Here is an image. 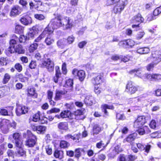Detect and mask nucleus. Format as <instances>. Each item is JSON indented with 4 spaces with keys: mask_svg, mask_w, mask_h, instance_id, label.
<instances>
[{
    "mask_svg": "<svg viewBox=\"0 0 161 161\" xmlns=\"http://www.w3.org/2000/svg\"><path fill=\"white\" fill-rule=\"evenodd\" d=\"M62 16L60 14H58L55 19H52L48 25V27L46 28H48L49 30H53L55 29H57L60 27L65 25L66 29L71 28L73 24L72 21L69 17H66L62 19Z\"/></svg>",
    "mask_w": 161,
    "mask_h": 161,
    "instance_id": "nucleus-1",
    "label": "nucleus"
},
{
    "mask_svg": "<svg viewBox=\"0 0 161 161\" xmlns=\"http://www.w3.org/2000/svg\"><path fill=\"white\" fill-rule=\"evenodd\" d=\"M10 46L6 50L8 53H14L18 54H23L25 53V50L20 44H17L16 41L14 39L11 40L9 42Z\"/></svg>",
    "mask_w": 161,
    "mask_h": 161,
    "instance_id": "nucleus-2",
    "label": "nucleus"
},
{
    "mask_svg": "<svg viewBox=\"0 0 161 161\" xmlns=\"http://www.w3.org/2000/svg\"><path fill=\"white\" fill-rule=\"evenodd\" d=\"M24 137H27V139L25 141V145L28 147H33L36 142V137L29 130H27L26 133L23 134Z\"/></svg>",
    "mask_w": 161,
    "mask_h": 161,
    "instance_id": "nucleus-3",
    "label": "nucleus"
},
{
    "mask_svg": "<svg viewBox=\"0 0 161 161\" xmlns=\"http://www.w3.org/2000/svg\"><path fill=\"white\" fill-rule=\"evenodd\" d=\"M39 66L41 68H46L50 72L53 71L54 69L53 62L50 58H47L43 61L42 62L39 64Z\"/></svg>",
    "mask_w": 161,
    "mask_h": 161,
    "instance_id": "nucleus-4",
    "label": "nucleus"
},
{
    "mask_svg": "<svg viewBox=\"0 0 161 161\" xmlns=\"http://www.w3.org/2000/svg\"><path fill=\"white\" fill-rule=\"evenodd\" d=\"M22 10V8L18 5L12 7L9 13V15L11 17H15L21 14Z\"/></svg>",
    "mask_w": 161,
    "mask_h": 161,
    "instance_id": "nucleus-5",
    "label": "nucleus"
},
{
    "mask_svg": "<svg viewBox=\"0 0 161 161\" xmlns=\"http://www.w3.org/2000/svg\"><path fill=\"white\" fill-rule=\"evenodd\" d=\"M28 111V108L25 106L17 105L16 113L17 115L20 116L22 114H25Z\"/></svg>",
    "mask_w": 161,
    "mask_h": 161,
    "instance_id": "nucleus-6",
    "label": "nucleus"
},
{
    "mask_svg": "<svg viewBox=\"0 0 161 161\" xmlns=\"http://www.w3.org/2000/svg\"><path fill=\"white\" fill-rule=\"evenodd\" d=\"M161 13V6L157 8H156L153 12V15L150 14L147 15V21L149 22L155 19V16L158 15Z\"/></svg>",
    "mask_w": 161,
    "mask_h": 161,
    "instance_id": "nucleus-7",
    "label": "nucleus"
},
{
    "mask_svg": "<svg viewBox=\"0 0 161 161\" xmlns=\"http://www.w3.org/2000/svg\"><path fill=\"white\" fill-rule=\"evenodd\" d=\"M152 60L155 64H157L161 61V52L155 51L152 53Z\"/></svg>",
    "mask_w": 161,
    "mask_h": 161,
    "instance_id": "nucleus-8",
    "label": "nucleus"
},
{
    "mask_svg": "<svg viewBox=\"0 0 161 161\" xmlns=\"http://www.w3.org/2000/svg\"><path fill=\"white\" fill-rule=\"evenodd\" d=\"M137 90V88L133 84L131 81H129L126 86V91L130 94L134 93Z\"/></svg>",
    "mask_w": 161,
    "mask_h": 161,
    "instance_id": "nucleus-9",
    "label": "nucleus"
},
{
    "mask_svg": "<svg viewBox=\"0 0 161 161\" xmlns=\"http://www.w3.org/2000/svg\"><path fill=\"white\" fill-rule=\"evenodd\" d=\"M39 31V30L38 26H34L31 28L30 29V31L27 35L29 39L32 38L36 36V34L38 33Z\"/></svg>",
    "mask_w": 161,
    "mask_h": 161,
    "instance_id": "nucleus-10",
    "label": "nucleus"
},
{
    "mask_svg": "<svg viewBox=\"0 0 161 161\" xmlns=\"http://www.w3.org/2000/svg\"><path fill=\"white\" fill-rule=\"evenodd\" d=\"M137 134L134 133L129 135L127 137L124 139L123 141L124 143L126 142L130 143V145H132L135 143L134 142L135 139L136 138Z\"/></svg>",
    "mask_w": 161,
    "mask_h": 161,
    "instance_id": "nucleus-11",
    "label": "nucleus"
},
{
    "mask_svg": "<svg viewBox=\"0 0 161 161\" xmlns=\"http://www.w3.org/2000/svg\"><path fill=\"white\" fill-rule=\"evenodd\" d=\"M20 21L23 24L25 25H28L32 23V19L31 18L29 15H26L21 17Z\"/></svg>",
    "mask_w": 161,
    "mask_h": 161,
    "instance_id": "nucleus-12",
    "label": "nucleus"
},
{
    "mask_svg": "<svg viewBox=\"0 0 161 161\" xmlns=\"http://www.w3.org/2000/svg\"><path fill=\"white\" fill-rule=\"evenodd\" d=\"M52 33V30H49L48 28H45L44 31L35 40V41L36 42H39L42 38L44 37L45 35L47 34L50 35Z\"/></svg>",
    "mask_w": 161,
    "mask_h": 161,
    "instance_id": "nucleus-13",
    "label": "nucleus"
},
{
    "mask_svg": "<svg viewBox=\"0 0 161 161\" xmlns=\"http://www.w3.org/2000/svg\"><path fill=\"white\" fill-rule=\"evenodd\" d=\"M103 74H99L97 76L93 78L92 83L95 85H99L102 83L104 80Z\"/></svg>",
    "mask_w": 161,
    "mask_h": 161,
    "instance_id": "nucleus-14",
    "label": "nucleus"
},
{
    "mask_svg": "<svg viewBox=\"0 0 161 161\" xmlns=\"http://www.w3.org/2000/svg\"><path fill=\"white\" fill-rule=\"evenodd\" d=\"M61 116L62 119L68 118L69 119L72 120L73 118L75 117V116L73 113L68 110H64L61 113Z\"/></svg>",
    "mask_w": 161,
    "mask_h": 161,
    "instance_id": "nucleus-15",
    "label": "nucleus"
},
{
    "mask_svg": "<svg viewBox=\"0 0 161 161\" xmlns=\"http://www.w3.org/2000/svg\"><path fill=\"white\" fill-rule=\"evenodd\" d=\"M125 2L126 1H121V3L120 4H118L114 8V11L116 13H120L124 8L125 5Z\"/></svg>",
    "mask_w": 161,
    "mask_h": 161,
    "instance_id": "nucleus-16",
    "label": "nucleus"
},
{
    "mask_svg": "<svg viewBox=\"0 0 161 161\" xmlns=\"http://www.w3.org/2000/svg\"><path fill=\"white\" fill-rule=\"evenodd\" d=\"M137 131L140 135H143L146 134H148L151 132L148 126H146L138 128L137 130Z\"/></svg>",
    "mask_w": 161,
    "mask_h": 161,
    "instance_id": "nucleus-17",
    "label": "nucleus"
},
{
    "mask_svg": "<svg viewBox=\"0 0 161 161\" xmlns=\"http://www.w3.org/2000/svg\"><path fill=\"white\" fill-rule=\"evenodd\" d=\"M67 91L65 90H56L54 100L58 101L60 100L62 97V96L66 93Z\"/></svg>",
    "mask_w": 161,
    "mask_h": 161,
    "instance_id": "nucleus-18",
    "label": "nucleus"
},
{
    "mask_svg": "<svg viewBox=\"0 0 161 161\" xmlns=\"http://www.w3.org/2000/svg\"><path fill=\"white\" fill-rule=\"evenodd\" d=\"M40 4L38 3V6L37 7V9L42 11H44L47 10L49 7V4L47 3H43L41 2Z\"/></svg>",
    "mask_w": 161,
    "mask_h": 161,
    "instance_id": "nucleus-19",
    "label": "nucleus"
},
{
    "mask_svg": "<svg viewBox=\"0 0 161 161\" xmlns=\"http://www.w3.org/2000/svg\"><path fill=\"white\" fill-rule=\"evenodd\" d=\"M11 110L8 111L7 110L5 109H0L1 115L3 116H13V114L12 110L13 108L11 107Z\"/></svg>",
    "mask_w": 161,
    "mask_h": 161,
    "instance_id": "nucleus-20",
    "label": "nucleus"
},
{
    "mask_svg": "<svg viewBox=\"0 0 161 161\" xmlns=\"http://www.w3.org/2000/svg\"><path fill=\"white\" fill-rule=\"evenodd\" d=\"M132 20L134 23L137 22L140 23L143 22L144 19L140 14H138L133 17Z\"/></svg>",
    "mask_w": 161,
    "mask_h": 161,
    "instance_id": "nucleus-21",
    "label": "nucleus"
},
{
    "mask_svg": "<svg viewBox=\"0 0 161 161\" xmlns=\"http://www.w3.org/2000/svg\"><path fill=\"white\" fill-rule=\"evenodd\" d=\"M146 76L147 79L152 80L161 79V75L159 74H149Z\"/></svg>",
    "mask_w": 161,
    "mask_h": 161,
    "instance_id": "nucleus-22",
    "label": "nucleus"
},
{
    "mask_svg": "<svg viewBox=\"0 0 161 161\" xmlns=\"http://www.w3.org/2000/svg\"><path fill=\"white\" fill-rule=\"evenodd\" d=\"M33 129L35 130L38 133H44L46 129V127L43 125L34 126Z\"/></svg>",
    "mask_w": 161,
    "mask_h": 161,
    "instance_id": "nucleus-23",
    "label": "nucleus"
},
{
    "mask_svg": "<svg viewBox=\"0 0 161 161\" xmlns=\"http://www.w3.org/2000/svg\"><path fill=\"white\" fill-rule=\"evenodd\" d=\"M58 127L60 130H66L68 129V125L66 122H60L58 125Z\"/></svg>",
    "mask_w": 161,
    "mask_h": 161,
    "instance_id": "nucleus-24",
    "label": "nucleus"
},
{
    "mask_svg": "<svg viewBox=\"0 0 161 161\" xmlns=\"http://www.w3.org/2000/svg\"><path fill=\"white\" fill-rule=\"evenodd\" d=\"M56 69V74L55 76L53 78L54 81L57 83L58 82V79L60 78L61 76V73L60 71L59 67H56L55 68Z\"/></svg>",
    "mask_w": 161,
    "mask_h": 161,
    "instance_id": "nucleus-25",
    "label": "nucleus"
},
{
    "mask_svg": "<svg viewBox=\"0 0 161 161\" xmlns=\"http://www.w3.org/2000/svg\"><path fill=\"white\" fill-rule=\"evenodd\" d=\"M102 130V128L100 126L97 124L95 125L92 128V135H97Z\"/></svg>",
    "mask_w": 161,
    "mask_h": 161,
    "instance_id": "nucleus-26",
    "label": "nucleus"
},
{
    "mask_svg": "<svg viewBox=\"0 0 161 161\" xmlns=\"http://www.w3.org/2000/svg\"><path fill=\"white\" fill-rule=\"evenodd\" d=\"M149 51V48L147 47L138 48L136 50L137 53L141 54L147 53Z\"/></svg>",
    "mask_w": 161,
    "mask_h": 161,
    "instance_id": "nucleus-27",
    "label": "nucleus"
},
{
    "mask_svg": "<svg viewBox=\"0 0 161 161\" xmlns=\"http://www.w3.org/2000/svg\"><path fill=\"white\" fill-rule=\"evenodd\" d=\"M63 151L56 150L54 153V156L56 158L61 159L63 158Z\"/></svg>",
    "mask_w": 161,
    "mask_h": 161,
    "instance_id": "nucleus-28",
    "label": "nucleus"
},
{
    "mask_svg": "<svg viewBox=\"0 0 161 161\" xmlns=\"http://www.w3.org/2000/svg\"><path fill=\"white\" fill-rule=\"evenodd\" d=\"M57 44L59 47L63 48L67 45L66 40L64 39L59 40L57 42Z\"/></svg>",
    "mask_w": 161,
    "mask_h": 161,
    "instance_id": "nucleus-29",
    "label": "nucleus"
},
{
    "mask_svg": "<svg viewBox=\"0 0 161 161\" xmlns=\"http://www.w3.org/2000/svg\"><path fill=\"white\" fill-rule=\"evenodd\" d=\"M73 80L69 79L66 80L64 86L65 87H69V90L72 91L73 88Z\"/></svg>",
    "mask_w": 161,
    "mask_h": 161,
    "instance_id": "nucleus-30",
    "label": "nucleus"
},
{
    "mask_svg": "<svg viewBox=\"0 0 161 161\" xmlns=\"http://www.w3.org/2000/svg\"><path fill=\"white\" fill-rule=\"evenodd\" d=\"M84 102L87 105L90 106L93 103V98L92 96H87L85 97Z\"/></svg>",
    "mask_w": 161,
    "mask_h": 161,
    "instance_id": "nucleus-31",
    "label": "nucleus"
},
{
    "mask_svg": "<svg viewBox=\"0 0 161 161\" xmlns=\"http://www.w3.org/2000/svg\"><path fill=\"white\" fill-rule=\"evenodd\" d=\"M73 115L75 116V117L73 118V121H74V119H79L80 118L79 117L80 115L83 114V112L80 110H78L75 112L74 113H73Z\"/></svg>",
    "mask_w": 161,
    "mask_h": 161,
    "instance_id": "nucleus-32",
    "label": "nucleus"
},
{
    "mask_svg": "<svg viewBox=\"0 0 161 161\" xmlns=\"http://www.w3.org/2000/svg\"><path fill=\"white\" fill-rule=\"evenodd\" d=\"M77 76L78 77L80 81H82L85 77V71L82 70H79Z\"/></svg>",
    "mask_w": 161,
    "mask_h": 161,
    "instance_id": "nucleus-33",
    "label": "nucleus"
},
{
    "mask_svg": "<svg viewBox=\"0 0 161 161\" xmlns=\"http://www.w3.org/2000/svg\"><path fill=\"white\" fill-rule=\"evenodd\" d=\"M27 95L28 96H32L36 98L37 97V95L35 92V90L34 88L28 89Z\"/></svg>",
    "mask_w": 161,
    "mask_h": 161,
    "instance_id": "nucleus-34",
    "label": "nucleus"
},
{
    "mask_svg": "<svg viewBox=\"0 0 161 161\" xmlns=\"http://www.w3.org/2000/svg\"><path fill=\"white\" fill-rule=\"evenodd\" d=\"M69 146L70 144L68 142L64 140H62L60 143V147L62 148H67Z\"/></svg>",
    "mask_w": 161,
    "mask_h": 161,
    "instance_id": "nucleus-35",
    "label": "nucleus"
},
{
    "mask_svg": "<svg viewBox=\"0 0 161 161\" xmlns=\"http://www.w3.org/2000/svg\"><path fill=\"white\" fill-rule=\"evenodd\" d=\"M24 27L20 25H17L15 27V32L16 33L21 34L23 32Z\"/></svg>",
    "mask_w": 161,
    "mask_h": 161,
    "instance_id": "nucleus-36",
    "label": "nucleus"
},
{
    "mask_svg": "<svg viewBox=\"0 0 161 161\" xmlns=\"http://www.w3.org/2000/svg\"><path fill=\"white\" fill-rule=\"evenodd\" d=\"M45 42L47 45H50L53 43L54 40L51 37L50 35H49L46 38Z\"/></svg>",
    "mask_w": 161,
    "mask_h": 161,
    "instance_id": "nucleus-37",
    "label": "nucleus"
},
{
    "mask_svg": "<svg viewBox=\"0 0 161 161\" xmlns=\"http://www.w3.org/2000/svg\"><path fill=\"white\" fill-rule=\"evenodd\" d=\"M83 149L80 148L76 149L75 150V157L78 159L81 156V152L83 151Z\"/></svg>",
    "mask_w": 161,
    "mask_h": 161,
    "instance_id": "nucleus-38",
    "label": "nucleus"
},
{
    "mask_svg": "<svg viewBox=\"0 0 161 161\" xmlns=\"http://www.w3.org/2000/svg\"><path fill=\"white\" fill-rule=\"evenodd\" d=\"M29 39L27 34L25 36L23 35H21L19 36V40L20 43H24Z\"/></svg>",
    "mask_w": 161,
    "mask_h": 161,
    "instance_id": "nucleus-39",
    "label": "nucleus"
},
{
    "mask_svg": "<svg viewBox=\"0 0 161 161\" xmlns=\"http://www.w3.org/2000/svg\"><path fill=\"white\" fill-rule=\"evenodd\" d=\"M16 153L20 156H22L25 153V152L23 150L22 147L17 148Z\"/></svg>",
    "mask_w": 161,
    "mask_h": 161,
    "instance_id": "nucleus-40",
    "label": "nucleus"
},
{
    "mask_svg": "<svg viewBox=\"0 0 161 161\" xmlns=\"http://www.w3.org/2000/svg\"><path fill=\"white\" fill-rule=\"evenodd\" d=\"M40 112H38L37 113L33 115L31 119L33 121L36 122L39 121L40 119Z\"/></svg>",
    "mask_w": 161,
    "mask_h": 161,
    "instance_id": "nucleus-41",
    "label": "nucleus"
},
{
    "mask_svg": "<svg viewBox=\"0 0 161 161\" xmlns=\"http://www.w3.org/2000/svg\"><path fill=\"white\" fill-rule=\"evenodd\" d=\"M11 76L10 75L8 74H5L3 76L2 82L3 84H5L8 83L10 79Z\"/></svg>",
    "mask_w": 161,
    "mask_h": 161,
    "instance_id": "nucleus-42",
    "label": "nucleus"
},
{
    "mask_svg": "<svg viewBox=\"0 0 161 161\" xmlns=\"http://www.w3.org/2000/svg\"><path fill=\"white\" fill-rule=\"evenodd\" d=\"M60 109L59 108H53L50 110L47 111V113L48 114H50L53 113H57L60 111Z\"/></svg>",
    "mask_w": 161,
    "mask_h": 161,
    "instance_id": "nucleus-43",
    "label": "nucleus"
},
{
    "mask_svg": "<svg viewBox=\"0 0 161 161\" xmlns=\"http://www.w3.org/2000/svg\"><path fill=\"white\" fill-rule=\"evenodd\" d=\"M8 60L7 57H2L0 58V65H6L7 64Z\"/></svg>",
    "mask_w": 161,
    "mask_h": 161,
    "instance_id": "nucleus-44",
    "label": "nucleus"
},
{
    "mask_svg": "<svg viewBox=\"0 0 161 161\" xmlns=\"http://www.w3.org/2000/svg\"><path fill=\"white\" fill-rule=\"evenodd\" d=\"M144 124L143 123L140 122L136 120L134 122V127L135 128L138 129L141 128Z\"/></svg>",
    "mask_w": 161,
    "mask_h": 161,
    "instance_id": "nucleus-45",
    "label": "nucleus"
},
{
    "mask_svg": "<svg viewBox=\"0 0 161 161\" xmlns=\"http://www.w3.org/2000/svg\"><path fill=\"white\" fill-rule=\"evenodd\" d=\"M38 46V44L37 43H34L31 44L29 47V50L31 52H33L36 50Z\"/></svg>",
    "mask_w": 161,
    "mask_h": 161,
    "instance_id": "nucleus-46",
    "label": "nucleus"
},
{
    "mask_svg": "<svg viewBox=\"0 0 161 161\" xmlns=\"http://www.w3.org/2000/svg\"><path fill=\"white\" fill-rule=\"evenodd\" d=\"M108 144V143H107L106 145H104V144L103 143V141H101L99 142H98L96 144V146L98 148H100L102 147L105 148L107 146Z\"/></svg>",
    "mask_w": 161,
    "mask_h": 161,
    "instance_id": "nucleus-47",
    "label": "nucleus"
},
{
    "mask_svg": "<svg viewBox=\"0 0 161 161\" xmlns=\"http://www.w3.org/2000/svg\"><path fill=\"white\" fill-rule=\"evenodd\" d=\"M127 48L132 47L134 45V42L131 40H126Z\"/></svg>",
    "mask_w": 161,
    "mask_h": 161,
    "instance_id": "nucleus-48",
    "label": "nucleus"
},
{
    "mask_svg": "<svg viewBox=\"0 0 161 161\" xmlns=\"http://www.w3.org/2000/svg\"><path fill=\"white\" fill-rule=\"evenodd\" d=\"M15 69L19 72H20L22 70V67L21 64L19 63H16L14 66Z\"/></svg>",
    "mask_w": 161,
    "mask_h": 161,
    "instance_id": "nucleus-49",
    "label": "nucleus"
},
{
    "mask_svg": "<svg viewBox=\"0 0 161 161\" xmlns=\"http://www.w3.org/2000/svg\"><path fill=\"white\" fill-rule=\"evenodd\" d=\"M144 99V97L143 96L141 95L137 97L134 98H132L133 101L136 102H139L140 101L143 100Z\"/></svg>",
    "mask_w": 161,
    "mask_h": 161,
    "instance_id": "nucleus-50",
    "label": "nucleus"
},
{
    "mask_svg": "<svg viewBox=\"0 0 161 161\" xmlns=\"http://www.w3.org/2000/svg\"><path fill=\"white\" fill-rule=\"evenodd\" d=\"M144 34L145 33L143 31L139 32L136 36V38L137 40H139L143 37Z\"/></svg>",
    "mask_w": 161,
    "mask_h": 161,
    "instance_id": "nucleus-51",
    "label": "nucleus"
},
{
    "mask_svg": "<svg viewBox=\"0 0 161 161\" xmlns=\"http://www.w3.org/2000/svg\"><path fill=\"white\" fill-rule=\"evenodd\" d=\"M119 45L121 47L125 48H127L128 46L127 45L126 41H123L120 42L119 43Z\"/></svg>",
    "mask_w": 161,
    "mask_h": 161,
    "instance_id": "nucleus-52",
    "label": "nucleus"
},
{
    "mask_svg": "<svg viewBox=\"0 0 161 161\" xmlns=\"http://www.w3.org/2000/svg\"><path fill=\"white\" fill-rule=\"evenodd\" d=\"M103 108L109 109H114V107L113 105H108L107 104H105L102 105Z\"/></svg>",
    "mask_w": 161,
    "mask_h": 161,
    "instance_id": "nucleus-53",
    "label": "nucleus"
},
{
    "mask_svg": "<svg viewBox=\"0 0 161 161\" xmlns=\"http://www.w3.org/2000/svg\"><path fill=\"white\" fill-rule=\"evenodd\" d=\"M149 126L150 128L153 129H154L156 126V123L154 120H152L150 122Z\"/></svg>",
    "mask_w": 161,
    "mask_h": 161,
    "instance_id": "nucleus-54",
    "label": "nucleus"
},
{
    "mask_svg": "<svg viewBox=\"0 0 161 161\" xmlns=\"http://www.w3.org/2000/svg\"><path fill=\"white\" fill-rule=\"evenodd\" d=\"M74 39L75 38L72 36H69L67 39V44H69L72 43Z\"/></svg>",
    "mask_w": 161,
    "mask_h": 161,
    "instance_id": "nucleus-55",
    "label": "nucleus"
},
{
    "mask_svg": "<svg viewBox=\"0 0 161 161\" xmlns=\"http://www.w3.org/2000/svg\"><path fill=\"white\" fill-rule=\"evenodd\" d=\"M15 143L17 148L22 147V142L20 139L15 140Z\"/></svg>",
    "mask_w": 161,
    "mask_h": 161,
    "instance_id": "nucleus-56",
    "label": "nucleus"
},
{
    "mask_svg": "<svg viewBox=\"0 0 161 161\" xmlns=\"http://www.w3.org/2000/svg\"><path fill=\"white\" fill-rule=\"evenodd\" d=\"M47 118L45 117H40L39 121L41 124H47Z\"/></svg>",
    "mask_w": 161,
    "mask_h": 161,
    "instance_id": "nucleus-57",
    "label": "nucleus"
},
{
    "mask_svg": "<svg viewBox=\"0 0 161 161\" xmlns=\"http://www.w3.org/2000/svg\"><path fill=\"white\" fill-rule=\"evenodd\" d=\"M35 18L39 20H43L45 17L42 14H36L34 16Z\"/></svg>",
    "mask_w": 161,
    "mask_h": 161,
    "instance_id": "nucleus-58",
    "label": "nucleus"
},
{
    "mask_svg": "<svg viewBox=\"0 0 161 161\" xmlns=\"http://www.w3.org/2000/svg\"><path fill=\"white\" fill-rule=\"evenodd\" d=\"M136 120L138 121L143 123L144 124H145V123L146 122L145 117L142 116L138 117Z\"/></svg>",
    "mask_w": 161,
    "mask_h": 161,
    "instance_id": "nucleus-59",
    "label": "nucleus"
},
{
    "mask_svg": "<svg viewBox=\"0 0 161 161\" xmlns=\"http://www.w3.org/2000/svg\"><path fill=\"white\" fill-rule=\"evenodd\" d=\"M75 11V8L73 7H69L67 9V13L68 14L73 13Z\"/></svg>",
    "mask_w": 161,
    "mask_h": 161,
    "instance_id": "nucleus-60",
    "label": "nucleus"
},
{
    "mask_svg": "<svg viewBox=\"0 0 161 161\" xmlns=\"http://www.w3.org/2000/svg\"><path fill=\"white\" fill-rule=\"evenodd\" d=\"M116 118L119 120H124L125 119V117L124 114L119 113L116 114Z\"/></svg>",
    "mask_w": 161,
    "mask_h": 161,
    "instance_id": "nucleus-61",
    "label": "nucleus"
},
{
    "mask_svg": "<svg viewBox=\"0 0 161 161\" xmlns=\"http://www.w3.org/2000/svg\"><path fill=\"white\" fill-rule=\"evenodd\" d=\"M47 153L48 155H51L52 153V148L49 146H47L45 147Z\"/></svg>",
    "mask_w": 161,
    "mask_h": 161,
    "instance_id": "nucleus-62",
    "label": "nucleus"
},
{
    "mask_svg": "<svg viewBox=\"0 0 161 161\" xmlns=\"http://www.w3.org/2000/svg\"><path fill=\"white\" fill-rule=\"evenodd\" d=\"M87 43V42L86 41H83L79 43L78 46L79 48H82L84 47Z\"/></svg>",
    "mask_w": 161,
    "mask_h": 161,
    "instance_id": "nucleus-63",
    "label": "nucleus"
},
{
    "mask_svg": "<svg viewBox=\"0 0 161 161\" xmlns=\"http://www.w3.org/2000/svg\"><path fill=\"white\" fill-rule=\"evenodd\" d=\"M136 145L138 149H139L141 151H143L145 150V146L141 143H136Z\"/></svg>",
    "mask_w": 161,
    "mask_h": 161,
    "instance_id": "nucleus-64",
    "label": "nucleus"
}]
</instances>
